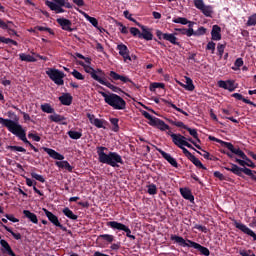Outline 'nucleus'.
Masks as SVG:
<instances>
[{
	"label": "nucleus",
	"instance_id": "nucleus-48",
	"mask_svg": "<svg viewBox=\"0 0 256 256\" xmlns=\"http://www.w3.org/2000/svg\"><path fill=\"white\" fill-rule=\"evenodd\" d=\"M186 131L196 139L197 143H201V139H199V133H197V129L189 128V126L186 128Z\"/></svg>",
	"mask_w": 256,
	"mask_h": 256
},
{
	"label": "nucleus",
	"instance_id": "nucleus-45",
	"mask_svg": "<svg viewBox=\"0 0 256 256\" xmlns=\"http://www.w3.org/2000/svg\"><path fill=\"white\" fill-rule=\"evenodd\" d=\"M166 121H168V123H170V125H174L175 127H180V129H186L187 130V125H185V123H183L182 121H174L173 119H166Z\"/></svg>",
	"mask_w": 256,
	"mask_h": 256
},
{
	"label": "nucleus",
	"instance_id": "nucleus-32",
	"mask_svg": "<svg viewBox=\"0 0 256 256\" xmlns=\"http://www.w3.org/2000/svg\"><path fill=\"white\" fill-rule=\"evenodd\" d=\"M164 103L168 105L169 107H172V109H175V111H178V113H182V115H185V117H189V113L185 112L183 109L177 107V105L173 104V102L169 100H164Z\"/></svg>",
	"mask_w": 256,
	"mask_h": 256
},
{
	"label": "nucleus",
	"instance_id": "nucleus-26",
	"mask_svg": "<svg viewBox=\"0 0 256 256\" xmlns=\"http://www.w3.org/2000/svg\"><path fill=\"white\" fill-rule=\"evenodd\" d=\"M152 127H158V129H160V131H169V129H171V127H169V125H167L165 123V121L157 118L155 123L152 125Z\"/></svg>",
	"mask_w": 256,
	"mask_h": 256
},
{
	"label": "nucleus",
	"instance_id": "nucleus-1",
	"mask_svg": "<svg viewBox=\"0 0 256 256\" xmlns=\"http://www.w3.org/2000/svg\"><path fill=\"white\" fill-rule=\"evenodd\" d=\"M228 150H230L232 153L237 155V157H240V159L235 158V163H238L240 167H238L237 164H231V168L224 167V169L226 171H230L234 175H237V177H243V173H244L245 175H248V177H250L253 181H256V176L253 174V170H251V169H255L256 167L253 160L247 157V154H245L243 150H241L240 148H235L234 145H228ZM247 167H250L251 169Z\"/></svg>",
	"mask_w": 256,
	"mask_h": 256
},
{
	"label": "nucleus",
	"instance_id": "nucleus-62",
	"mask_svg": "<svg viewBox=\"0 0 256 256\" xmlns=\"http://www.w3.org/2000/svg\"><path fill=\"white\" fill-rule=\"evenodd\" d=\"M45 5H46L47 7H49V9H51V11H56L58 4H57L56 2H51V1H49V0H46V1H45Z\"/></svg>",
	"mask_w": 256,
	"mask_h": 256
},
{
	"label": "nucleus",
	"instance_id": "nucleus-19",
	"mask_svg": "<svg viewBox=\"0 0 256 256\" xmlns=\"http://www.w3.org/2000/svg\"><path fill=\"white\" fill-rule=\"evenodd\" d=\"M42 149L52 159H56L57 161H63V159H65V156H63V154H60L59 152L55 151L54 149L47 148V147H43Z\"/></svg>",
	"mask_w": 256,
	"mask_h": 256
},
{
	"label": "nucleus",
	"instance_id": "nucleus-31",
	"mask_svg": "<svg viewBox=\"0 0 256 256\" xmlns=\"http://www.w3.org/2000/svg\"><path fill=\"white\" fill-rule=\"evenodd\" d=\"M19 58L22 61H26V63H37V59L29 54L20 53Z\"/></svg>",
	"mask_w": 256,
	"mask_h": 256
},
{
	"label": "nucleus",
	"instance_id": "nucleus-60",
	"mask_svg": "<svg viewBox=\"0 0 256 256\" xmlns=\"http://www.w3.org/2000/svg\"><path fill=\"white\" fill-rule=\"evenodd\" d=\"M10 151H18L19 153H27V150L21 146H9Z\"/></svg>",
	"mask_w": 256,
	"mask_h": 256
},
{
	"label": "nucleus",
	"instance_id": "nucleus-18",
	"mask_svg": "<svg viewBox=\"0 0 256 256\" xmlns=\"http://www.w3.org/2000/svg\"><path fill=\"white\" fill-rule=\"evenodd\" d=\"M137 26L140 27V29L142 30V33L140 34V39H145V41H153V33H151V30H149V28L141 25V23H137Z\"/></svg>",
	"mask_w": 256,
	"mask_h": 256
},
{
	"label": "nucleus",
	"instance_id": "nucleus-52",
	"mask_svg": "<svg viewBox=\"0 0 256 256\" xmlns=\"http://www.w3.org/2000/svg\"><path fill=\"white\" fill-rule=\"evenodd\" d=\"M71 75H73V77L75 79H77L78 81H85V76L83 74H81V72L77 71L76 69H74L72 72H70Z\"/></svg>",
	"mask_w": 256,
	"mask_h": 256
},
{
	"label": "nucleus",
	"instance_id": "nucleus-22",
	"mask_svg": "<svg viewBox=\"0 0 256 256\" xmlns=\"http://www.w3.org/2000/svg\"><path fill=\"white\" fill-rule=\"evenodd\" d=\"M0 245L3 248L2 251L4 253H7L10 256H16L15 252H13V249L11 248V246L9 245V242H7V240H0Z\"/></svg>",
	"mask_w": 256,
	"mask_h": 256
},
{
	"label": "nucleus",
	"instance_id": "nucleus-13",
	"mask_svg": "<svg viewBox=\"0 0 256 256\" xmlns=\"http://www.w3.org/2000/svg\"><path fill=\"white\" fill-rule=\"evenodd\" d=\"M156 151L160 153V155L167 161L172 167H175V169H179V163H177V160L171 156V154L163 151L161 148H156Z\"/></svg>",
	"mask_w": 256,
	"mask_h": 256
},
{
	"label": "nucleus",
	"instance_id": "nucleus-50",
	"mask_svg": "<svg viewBox=\"0 0 256 256\" xmlns=\"http://www.w3.org/2000/svg\"><path fill=\"white\" fill-rule=\"evenodd\" d=\"M205 33H207V28L201 26L196 31L193 30V34L192 35L194 37H201V35H205Z\"/></svg>",
	"mask_w": 256,
	"mask_h": 256
},
{
	"label": "nucleus",
	"instance_id": "nucleus-59",
	"mask_svg": "<svg viewBox=\"0 0 256 256\" xmlns=\"http://www.w3.org/2000/svg\"><path fill=\"white\" fill-rule=\"evenodd\" d=\"M130 33L131 35H133V37H138L139 39H141V31L138 28L131 27Z\"/></svg>",
	"mask_w": 256,
	"mask_h": 256
},
{
	"label": "nucleus",
	"instance_id": "nucleus-36",
	"mask_svg": "<svg viewBox=\"0 0 256 256\" xmlns=\"http://www.w3.org/2000/svg\"><path fill=\"white\" fill-rule=\"evenodd\" d=\"M68 137H70V139H74V140H78L81 139V137H83V132L80 131H75V130H70L68 131Z\"/></svg>",
	"mask_w": 256,
	"mask_h": 256
},
{
	"label": "nucleus",
	"instance_id": "nucleus-40",
	"mask_svg": "<svg viewBox=\"0 0 256 256\" xmlns=\"http://www.w3.org/2000/svg\"><path fill=\"white\" fill-rule=\"evenodd\" d=\"M50 121H52L53 123H61V121H65V116H62L60 114H57L54 112L53 115L49 116Z\"/></svg>",
	"mask_w": 256,
	"mask_h": 256
},
{
	"label": "nucleus",
	"instance_id": "nucleus-17",
	"mask_svg": "<svg viewBox=\"0 0 256 256\" xmlns=\"http://www.w3.org/2000/svg\"><path fill=\"white\" fill-rule=\"evenodd\" d=\"M117 51H119V55L123 57L124 61H131V56L129 55V48L127 45L120 43L116 47Z\"/></svg>",
	"mask_w": 256,
	"mask_h": 256
},
{
	"label": "nucleus",
	"instance_id": "nucleus-51",
	"mask_svg": "<svg viewBox=\"0 0 256 256\" xmlns=\"http://www.w3.org/2000/svg\"><path fill=\"white\" fill-rule=\"evenodd\" d=\"M155 89H165V84L160 82H153L150 84V91H155Z\"/></svg>",
	"mask_w": 256,
	"mask_h": 256
},
{
	"label": "nucleus",
	"instance_id": "nucleus-56",
	"mask_svg": "<svg viewBox=\"0 0 256 256\" xmlns=\"http://www.w3.org/2000/svg\"><path fill=\"white\" fill-rule=\"evenodd\" d=\"M147 188V193L149 195H157V186L155 184H149Z\"/></svg>",
	"mask_w": 256,
	"mask_h": 256
},
{
	"label": "nucleus",
	"instance_id": "nucleus-12",
	"mask_svg": "<svg viewBox=\"0 0 256 256\" xmlns=\"http://www.w3.org/2000/svg\"><path fill=\"white\" fill-rule=\"evenodd\" d=\"M109 81H111V83H115V81H122V83H132V85H135L129 77L118 74L115 71L109 72Z\"/></svg>",
	"mask_w": 256,
	"mask_h": 256
},
{
	"label": "nucleus",
	"instance_id": "nucleus-16",
	"mask_svg": "<svg viewBox=\"0 0 256 256\" xmlns=\"http://www.w3.org/2000/svg\"><path fill=\"white\" fill-rule=\"evenodd\" d=\"M187 137H185L184 135L181 134H172V142L174 143V145H176V147H179V149H181V147H185V145L187 144Z\"/></svg>",
	"mask_w": 256,
	"mask_h": 256
},
{
	"label": "nucleus",
	"instance_id": "nucleus-8",
	"mask_svg": "<svg viewBox=\"0 0 256 256\" xmlns=\"http://www.w3.org/2000/svg\"><path fill=\"white\" fill-rule=\"evenodd\" d=\"M194 6L199 9L205 17H213V6L205 5L203 0H194Z\"/></svg>",
	"mask_w": 256,
	"mask_h": 256
},
{
	"label": "nucleus",
	"instance_id": "nucleus-44",
	"mask_svg": "<svg viewBox=\"0 0 256 256\" xmlns=\"http://www.w3.org/2000/svg\"><path fill=\"white\" fill-rule=\"evenodd\" d=\"M196 250L199 251L200 255H204V256L211 255V251H209V248L202 246L201 244H198V246H196Z\"/></svg>",
	"mask_w": 256,
	"mask_h": 256
},
{
	"label": "nucleus",
	"instance_id": "nucleus-9",
	"mask_svg": "<svg viewBox=\"0 0 256 256\" xmlns=\"http://www.w3.org/2000/svg\"><path fill=\"white\" fill-rule=\"evenodd\" d=\"M171 241H175V243H178V245H180V247H192L193 249H197L199 243L193 241V240H189V239H184L181 236H177V235H172L171 236Z\"/></svg>",
	"mask_w": 256,
	"mask_h": 256
},
{
	"label": "nucleus",
	"instance_id": "nucleus-4",
	"mask_svg": "<svg viewBox=\"0 0 256 256\" xmlns=\"http://www.w3.org/2000/svg\"><path fill=\"white\" fill-rule=\"evenodd\" d=\"M99 94L104 97L105 103L112 107V109H115L116 111L127 109V102L121 96L115 93L107 94L103 91H100Z\"/></svg>",
	"mask_w": 256,
	"mask_h": 256
},
{
	"label": "nucleus",
	"instance_id": "nucleus-23",
	"mask_svg": "<svg viewBox=\"0 0 256 256\" xmlns=\"http://www.w3.org/2000/svg\"><path fill=\"white\" fill-rule=\"evenodd\" d=\"M177 33L171 34V33H165L164 34V41H169L172 45H177V47L181 46V43H179L177 38L175 37Z\"/></svg>",
	"mask_w": 256,
	"mask_h": 256
},
{
	"label": "nucleus",
	"instance_id": "nucleus-47",
	"mask_svg": "<svg viewBox=\"0 0 256 256\" xmlns=\"http://www.w3.org/2000/svg\"><path fill=\"white\" fill-rule=\"evenodd\" d=\"M99 239H102V241H106V243H113V241H115V236L111 234H101L99 236Z\"/></svg>",
	"mask_w": 256,
	"mask_h": 256
},
{
	"label": "nucleus",
	"instance_id": "nucleus-46",
	"mask_svg": "<svg viewBox=\"0 0 256 256\" xmlns=\"http://www.w3.org/2000/svg\"><path fill=\"white\" fill-rule=\"evenodd\" d=\"M2 227L5 229V231H8V233H11V235L16 239V241H19L21 239V233H15L11 228H9L7 225L2 224Z\"/></svg>",
	"mask_w": 256,
	"mask_h": 256
},
{
	"label": "nucleus",
	"instance_id": "nucleus-58",
	"mask_svg": "<svg viewBox=\"0 0 256 256\" xmlns=\"http://www.w3.org/2000/svg\"><path fill=\"white\" fill-rule=\"evenodd\" d=\"M36 31H47L50 35H55V32L51 28L44 27V26H36L35 27Z\"/></svg>",
	"mask_w": 256,
	"mask_h": 256
},
{
	"label": "nucleus",
	"instance_id": "nucleus-29",
	"mask_svg": "<svg viewBox=\"0 0 256 256\" xmlns=\"http://www.w3.org/2000/svg\"><path fill=\"white\" fill-rule=\"evenodd\" d=\"M62 213L65 215V217H68V219H71L72 221H77V219H79V216L73 213V210L69 209V207L64 208Z\"/></svg>",
	"mask_w": 256,
	"mask_h": 256
},
{
	"label": "nucleus",
	"instance_id": "nucleus-35",
	"mask_svg": "<svg viewBox=\"0 0 256 256\" xmlns=\"http://www.w3.org/2000/svg\"><path fill=\"white\" fill-rule=\"evenodd\" d=\"M189 161H191V163H193L195 167H198L199 169H203L204 171H207V167H205L203 163H201L199 159L195 157V155H192V157L189 158Z\"/></svg>",
	"mask_w": 256,
	"mask_h": 256
},
{
	"label": "nucleus",
	"instance_id": "nucleus-30",
	"mask_svg": "<svg viewBox=\"0 0 256 256\" xmlns=\"http://www.w3.org/2000/svg\"><path fill=\"white\" fill-rule=\"evenodd\" d=\"M77 11H79V13H82L84 15L85 19L87 21H89V23H91V25H93V27H99V21L97 20V18L91 17V16H89V14H87L79 9H77Z\"/></svg>",
	"mask_w": 256,
	"mask_h": 256
},
{
	"label": "nucleus",
	"instance_id": "nucleus-39",
	"mask_svg": "<svg viewBox=\"0 0 256 256\" xmlns=\"http://www.w3.org/2000/svg\"><path fill=\"white\" fill-rule=\"evenodd\" d=\"M209 141H215V143H220L223 147H226V149H229V145H233L231 142H225L221 139L216 138L215 136H209Z\"/></svg>",
	"mask_w": 256,
	"mask_h": 256
},
{
	"label": "nucleus",
	"instance_id": "nucleus-28",
	"mask_svg": "<svg viewBox=\"0 0 256 256\" xmlns=\"http://www.w3.org/2000/svg\"><path fill=\"white\" fill-rule=\"evenodd\" d=\"M55 166L60 169H66L69 173H73V166H71L67 161H56Z\"/></svg>",
	"mask_w": 256,
	"mask_h": 256
},
{
	"label": "nucleus",
	"instance_id": "nucleus-3",
	"mask_svg": "<svg viewBox=\"0 0 256 256\" xmlns=\"http://www.w3.org/2000/svg\"><path fill=\"white\" fill-rule=\"evenodd\" d=\"M107 147L105 146H98L96 148L98 161L99 163H104L106 165H110V167H119L123 165L125 162L123 161V157L119 155L117 152H109L108 154L105 153L107 151Z\"/></svg>",
	"mask_w": 256,
	"mask_h": 256
},
{
	"label": "nucleus",
	"instance_id": "nucleus-55",
	"mask_svg": "<svg viewBox=\"0 0 256 256\" xmlns=\"http://www.w3.org/2000/svg\"><path fill=\"white\" fill-rule=\"evenodd\" d=\"M172 22L180 23V25H187V23H189V20L185 17H178V18L172 19Z\"/></svg>",
	"mask_w": 256,
	"mask_h": 256
},
{
	"label": "nucleus",
	"instance_id": "nucleus-43",
	"mask_svg": "<svg viewBox=\"0 0 256 256\" xmlns=\"http://www.w3.org/2000/svg\"><path fill=\"white\" fill-rule=\"evenodd\" d=\"M92 125L97 127V129H105L104 125H107V121L99 119V118H95L94 122H92Z\"/></svg>",
	"mask_w": 256,
	"mask_h": 256
},
{
	"label": "nucleus",
	"instance_id": "nucleus-42",
	"mask_svg": "<svg viewBox=\"0 0 256 256\" xmlns=\"http://www.w3.org/2000/svg\"><path fill=\"white\" fill-rule=\"evenodd\" d=\"M142 115L143 117H145V119H148V124L151 125V127H153V124L155 123V121H157V117L150 115L149 112L145 110L142 111Z\"/></svg>",
	"mask_w": 256,
	"mask_h": 256
},
{
	"label": "nucleus",
	"instance_id": "nucleus-61",
	"mask_svg": "<svg viewBox=\"0 0 256 256\" xmlns=\"http://www.w3.org/2000/svg\"><path fill=\"white\" fill-rule=\"evenodd\" d=\"M9 25H13V22L11 21H8V23H6L5 21H3L1 18H0V29H4V30H7L9 29Z\"/></svg>",
	"mask_w": 256,
	"mask_h": 256
},
{
	"label": "nucleus",
	"instance_id": "nucleus-34",
	"mask_svg": "<svg viewBox=\"0 0 256 256\" xmlns=\"http://www.w3.org/2000/svg\"><path fill=\"white\" fill-rule=\"evenodd\" d=\"M186 91H195L193 80L189 77L186 78V84H180Z\"/></svg>",
	"mask_w": 256,
	"mask_h": 256
},
{
	"label": "nucleus",
	"instance_id": "nucleus-10",
	"mask_svg": "<svg viewBox=\"0 0 256 256\" xmlns=\"http://www.w3.org/2000/svg\"><path fill=\"white\" fill-rule=\"evenodd\" d=\"M42 211L46 215L47 219L54 225L55 227H59L61 231H67V227L63 226L61 222H59V217L53 214V212L47 210V208H43Z\"/></svg>",
	"mask_w": 256,
	"mask_h": 256
},
{
	"label": "nucleus",
	"instance_id": "nucleus-25",
	"mask_svg": "<svg viewBox=\"0 0 256 256\" xmlns=\"http://www.w3.org/2000/svg\"><path fill=\"white\" fill-rule=\"evenodd\" d=\"M23 215H24V217H26V219H29V221H31V223H34L35 225H37V223H39L37 214H35L29 210H24Z\"/></svg>",
	"mask_w": 256,
	"mask_h": 256
},
{
	"label": "nucleus",
	"instance_id": "nucleus-54",
	"mask_svg": "<svg viewBox=\"0 0 256 256\" xmlns=\"http://www.w3.org/2000/svg\"><path fill=\"white\" fill-rule=\"evenodd\" d=\"M225 47H227V44L219 43L217 45L218 56L220 57V59L223 58V54L225 53Z\"/></svg>",
	"mask_w": 256,
	"mask_h": 256
},
{
	"label": "nucleus",
	"instance_id": "nucleus-63",
	"mask_svg": "<svg viewBox=\"0 0 256 256\" xmlns=\"http://www.w3.org/2000/svg\"><path fill=\"white\" fill-rule=\"evenodd\" d=\"M215 42L210 41L208 42L207 46H206V51H211L212 55L213 53H215Z\"/></svg>",
	"mask_w": 256,
	"mask_h": 256
},
{
	"label": "nucleus",
	"instance_id": "nucleus-64",
	"mask_svg": "<svg viewBox=\"0 0 256 256\" xmlns=\"http://www.w3.org/2000/svg\"><path fill=\"white\" fill-rule=\"evenodd\" d=\"M250 253H252V254L249 255ZM239 254H240L241 256H255V254H253V251H251V250H248V251H246V250H240V251H239Z\"/></svg>",
	"mask_w": 256,
	"mask_h": 256
},
{
	"label": "nucleus",
	"instance_id": "nucleus-53",
	"mask_svg": "<svg viewBox=\"0 0 256 256\" xmlns=\"http://www.w3.org/2000/svg\"><path fill=\"white\" fill-rule=\"evenodd\" d=\"M246 25H247V27H255V25H256V13L249 16Z\"/></svg>",
	"mask_w": 256,
	"mask_h": 256
},
{
	"label": "nucleus",
	"instance_id": "nucleus-15",
	"mask_svg": "<svg viewBox=\"0 0 256 256\" xmlns=\"http://www.w3.org/2000/svg\"><path fill=\"white\" fill-rule=\"evenodd\" d=\"M218 87H220V89H226V91H229L230 93H233V91L237 89V86H235V81L233 80H219Z\"/></svg>",
	"mask_w": 256,
	"mask_h": 256
},
{
	"label": "nucleus",
	"instance_id": "nucleus-5",
	"mask_svg": "<svg viewBox=\"0 0 256 256\" xmlns=\"http://www.w3.org/2000/svg\"><path fill=\"white\" fill-rule=\"evenodd\" d=\"M46 75H48L49 79L55 83V85H65V73L56 68H49L46 71Z\"/></svg>",
	"mask_w": 256,
	"mask_h": 256
},
{
	"label": "nucleus",
	"instance_id": "nucleus-14",
	"mask_svg": "<svg viewBox=\"0 0 256 256\" xmlns=\"http://www.w3.org/2000/svg\"><path fill=\"white\" fill-rule=\"evenodd\" d=\"M56 23L60 25L63 31H68L69 33H72V31H75V29L72 28L73 22H71V20L67 18H58L56 20Z\"/></svg>",
	"mask_w": 256,
	"mask_h": 256
},
{
	"label": "nucleus",
	"instance_id": "nucleus-20",
	"mask_svg": "<svg viewBox=\"0 0 256 256\" xmlns=\"http://www.w3.org/2000/svg\"><path fill=\"white\" fill-rule=\"evenodd\" d=\"M180 194L183 199L186 201H190V203H195V196H193V192L189 188H180Z\"/></svg>",
	"mask_w": 256,
	"mask_h": 256
},
{
	"label": "nucleus",
	"instance_id": "nucleus-11",
	"mask_svg": "<svg viewBox=\"0 0 256 256\" xmlns=\"http://www.w3.org/2000/svg\"><path fill=\"white\" fill-rule=\"evenodd\" d=\"M233 225L236 227V229H239L244 233L245 235H248L249 237H252L253 241H256V234L253 230H251L247 225L238 222L237 220H233Z\"/></svg>",
	"mask_w": 256,
	"mask_h": 256
},
{
	"label": "nucleus",
	"instance_id": "nucleus-2",
	"mask_svg": "<svg viewBox=\"0 0 256 256\" xmlns=\"http://www.w3.org/2000/svg\"><path fill=\"white\" fill-rule=\"evenodd\" d=\"M0 125L6 127V129H8L10 133H12V135L18 137V139H20V141H23L25 145H29V147L33 149L35 153H39V149L31 144V142L27 139V132L25 131L23 126L19 124V122L0 117Z\"/></svg>",
	"mask_w": 256,
	"mask_h": 256
},
{
	"label": "nucleus",
	"instance_id": "nucleus-37",
	"mask_svg": "<svg viewBox=\"0 0 256 256\" xmlns=\"http://www.w3.org/2000/svg\"><path fill=\"white\" fill-rule=\"evenodd\" d=\"M232 97H234V99H237L238 101H243V103H246V105H253V102L251 100L243 97V95L240 93H234L232 94Z\"/></svg>",
	"mask_w": 256,
	"mask_h": 256
},
{
	"label": "nucleus",
	"instance_id": "nucleus-33",
	"mask_svg": "<svg viewBox=\"0 0 256 256\" xmlns=\"http://www.w3.org/2000/svg\"><path fill=\"white\" fill-rule=\"evenodd\" d=\"M109 121H110V123H111V125H112V131L114 132V133H119V131H120V127H119V118H109Z\"/></svg>",
	"mask_w": 256,
	"mask_h": 256
},
{
	"label": "nucleus",
	"instance_id": "nucleus-38",
	"mask_svg": "<svg viewBox=\"0 0 256 256\" xmlns=\"http://www.w3.org/2000/svg\"><path fill=\"white\" fill-rule=\"evenodd\" d=\"M60 7H65L66 9H73V4L69 3V0H52Z\"/></svg>",
	"mask_w": 256,
	"mask_h": 256
},
{
	"label": "nucleus",
	"instance_id": "nucleus-6",
	"mask_svg": "<svg viewBox=\"0 0 256 256\" xmlns=\"http://www.w3.org/2000/svg\"><path fill=\"white\" fill-rule=\"evenodd\" d=\"M106 225L114 231H123L124 233H126V237H128V239L135 241L136 237L135 235L131 234V229L129 228V226L117 221H109L106 223Z\"/></svg>",
	"mask_w": 256,
	"mask_h": 256
},
{
	"label": "nucleus",
	"instance_id": "nucleus-24",
	"mask_svg": "<svg viewBox=\"0 0 256 256\" xmlns=\"http://www.w3.org/2000/svg\"><path fill=\"white\" fill-rule=\"evenodd\" d=\"M59 101L62 105H66L67 107H69V105L73 103V96H71V94L69 93H65L59 97Z\"/></svg>",
	"mask_w": 256,
	"mask_h": 256
},
{
	"label": "nucleus",
	"instance_id": "nucleus-21",
	"mask_svg": "<svg viewBox=\"0 0 256 256\" xmlns=\"http://www.w3.org/2000/svg\"><path fill=\"white\" fill-rule=\"evenodd\" d=\"M211 37L212 41H221V27L219 25H213Z\"/></svg>",
	"mask_w": 256,
	"mask_h": 256
},
{
	"label": "nucleus",
	"instance_id": "nucleus-41",
	"mask_svg": "<svg viewBox=\"0 0 256 256\" xmlns=\"http://www.w3.org/2000/svg\"><path fill=\"white\" fill-rule=\"evenodd\" d=\"M174 31H178V33H181V35H186V37H193V29L175 28Z\"/></svg>",
	"mask_w": 256,
	"mask_h": 256
},
{
	"label": "nucleus",
	"instance_id": "nucleus-49",
	"mask_svg": "<svg viewBox=\"0 0 256 256\" xmlns=\"http://www.w3.org/2000/svg\"><path fill=\"white\" fill-rule=\"evenodd\" d=\"M41 110L43 111V113H55V109L51 107V104L49 103L42 104Z\"/></svg>",
	"mask_w": 256,
	"mask_h": 256
},
{
	"label": "nucleus",
	"instance_id": "nucleus-57",
	"mask_svg": "<svg viewBox=\"0 0 256 256\" xmlns=\"http://www.w3.org/2000/svg\"><path fill=\"white\" fill-rule=\"evenodd\" d=\"M31 177H32V179H36V181H39L40 183H45V178L40 174L32 172Z\"/></svg>",
	"mask_w": 256,
	"mask_h": 256
},
{
	"label": "nucleus",
	"instance_id": "nucleus-27",
	"mask_svg": "<svg viewBox=\"0 0 256 256\" xmlns=\"http://www.w3.org/2000/svg\"><path fill=\"white\" fill-rule=\"evenodd\" d=\"M100 85H104V87H108V89H111L114 93H120L121 88L111 84V82L107 81V79L100 80Z\"/></svg>",
	"mask_w": 256,
	"mask_h": 256
},
{
	"label": "nucleus",
	"instance_id": "nucleus-7",
	"mask_svg": "<svg viewBox=\"0 0 256 256\" xmlns=\"http://www.w3.org/2000/svg\"><path fill=\"white\" fill-rule=\"evenodd\" d=\"M79 65H81V67H84L86 73H88L90 75V77H92L94 79V81H97L98 83H101V81H103V79L105 77V72L103 70H101V69L95 70L91 66H86L85 62H83V61H80Z\"/></svg>",
	"mask_w": 256,
	"mask_h": 256
}]
</instances>
